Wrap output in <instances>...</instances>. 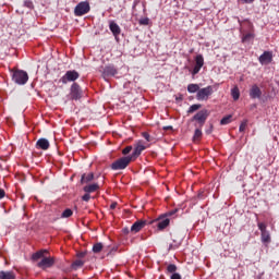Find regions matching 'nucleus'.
<instances>
[{
  "mask_svg": "<svg viewBox=\"0 0 279 279\" xmlns=\"http://www.w3.org/2000/svg\"><path fill=\"white\" fill-rule=\"evenodd\" d=\"M178 213V209L169 211L165 216H160L159 218L153 220L150 223L157 228V230L162 231L167 228H169V223H171V220L169 217L175 215Z\"/></svg>",
  "mask_w": 279,
  "mask_h": 279,
  "instance_id": "obj_1",
  "label": "nucleus"
},
{
  "mask_svg": "<svg viewBox=\"0 0 279 279\" xmlns=\"http://www.w3.org/2000/svg\"><path fill=\"white\" fill-rule=\"evenodd\" d=\"M12 82L19 84V86H25L29 81V75L23 70H11Z\"/></svg>",
  "mask_w": 279,
  "mask_h": 279,
  "instance_id": "obj_2",
  "label": "nucleus"
},
{
  "mask_svg": "<svg viewBox=\"0 0 279 279\" xmlns=\"http://www.w3.org/2000/svg\"><path fill=\"white\" fill-rule=\"evenodd\" d=\"M131 162H134L133 159L130 156H124L113 161L111 163V169L112 171H123V169L130 167Z\"/></svg>",
  "mask_w": 279,
  "mask_h": 279,
  "instance_id": "obj_3",
  "label": "nucleus"
},
{
  "mask_svg": "<svg viewBox=\"0 0 279 279\" xmlns=\"http://www.w3.org/2000/svg\"><path fill=\"white\" fill-rule=\"evenodd\" d=\"M210 113L207 109H202L192 118V121H196L195 128H204Z\"/></svg>",
  "mask_w": 279,
  "mask_h": 279,
  "instance_id": "obj_4",
  "label": "nucleus"
},
{
  "mask_svg": "<svg viewBox=\"0 0 279 279\" xmlns=\"http://www.w3.org/2000/svg\"><path fill=\"white\" fill-rule=\"evenodd\" d=\"M258 230L260 231V241L264 245L271 243V233L267 230V223L257 222Z\"/></svg>",
  "mask_w": 279,
  "mask_h": 279,
  "instance_id": "obj_5",
  "label": "nucleus"
},
{
  "mask_svg": "<svg viewBox=\"0 0 279 279\" xmlns=\"http://www.w3.org/2000/svg\"><path fill=\"white\" fill-rule=\"evenodd\" d=\"M213 93H215V89H213V86L210 85L199 88L196 94V99L197 101H208V99L213 97Z\"/></svg>",
  "mask_w": 279,
  "mask_h": 279,
  "instance_id": "obj_6",
  "label": "nucleus"
},
{
  "mask_svg": "<svg viewBox=\"0 0 279 279\" xmlns=\"http://www.w3.org/2000/svg\"><path fill=\"white\" fill-rule=\"evenodd\" d=\"M90 12V2L82 1L74 8V16H84Z\"/></svg>",
  "mask_w": 279,
  "mask_h": 279,
  "instance_id": "obj_7",
  "label": "nucleus"
},
{
  "mask_svg": "<svg viewBox=\"0 0 279 279\" xmlns=\"http://www.w3.org/2000/svg\"><path fill=\"white\" fill-rule=\"evenodd\" d=\"M82 97H84V92H82V87H80V84L73 83L70 88V99L72 101H78V99H81Z\"/></svg>",
  "mask_w": 279,
  "mask_h": 279,
  "instance_id": "obj_8",
  "label": "nucleus"
},
{
  "mask_svg": "<svg viewBox=\"0 0 279 279\" xmlns=\"http://www.w3.org/2000/svg\"><path fill=\"white\" fill-rule=\"evenodd\" d=\"M75 80H80V73L75 70H70L59 80V82L69 84V82H75Z\"/></svg>",
  "mask_w": 279,
  "mask_h": 279,
  "instance_id": "obj_9",
  "label": "nucleus"
},
{
  "mask_svg": "<svg viewBox=\"0 0 279 279\" xmlns=\"http://www.w3.org/2000/svg\"><path fill=\"white\" fill-rule=\"evenodd\" d=\"M100 73L106 80L107 77H114V75H117L119 71L117 70V68H114V65H107L100 69Z\"/></svg>",
  "mask_w": 279,
  "mask_h": 279,
  "instance_id": "obj_10",
  "label": "nucleus"
},
{
  "mask_svg": "<svg viewBox=\"0 0 279 279\" xmlns=\"http://www.w3.org/2000/svg\"><path fill=\"white\" fill-rule=\"evenodd\" d=\"M56 265V259L53 257H43V259L37 264L39 269H49Z\"/></svg>",
  "mask_w": 279,
  "mask_h": 279,
  "instance_id": "obj_11",
  "label": "nucleus"
},
{
  "mask_svg": "<svg viewBox=\"0 0 279 279\" xmlns=\"http://www.w3.org/2000/svg\"><path fill=\"white\" fill-rule=\"evenodd\" d=\"M146 147L145 145H143V142H138L137 144H135L134 150L132 153V155H130L129 157L131 158V160H136V158H138V156H141V154H143V151H145Z\"/></svg>",
  "mask_w": 279,
  "mask_h": 279,
  "instance_id": "obj_12",
  "label": "nucleus"
},
{
  "mask_svg": "<svg viewBox=\"0 0 279 279\" xmlns=\"http://www.w3.org/2000/svg\"><path fill=\"white\" fill-rule=\"evenodd\" d=\"M202 66H204V56L197 54L195 57V65L192 71V75H197V73H199V71H202Z\"/></svg>",
  "mask_w": 279,
  "mask_h": 279,
  "instance_id": "obj_13",
  "label": "nucleus"
},
{
  "mask_svg": "<svg viewBox=\"0 0 279 279\" xmlns=\"http://www.w3.org/2000/svg\"><path fill=\"white\" fill-rule=\"evenodd\" d=\"M248 95L251 99H260V97H263V90H260V87H258V85L254 84L252 85Z\"/></svg>",
  "mask_w": 279,
  "mask_h": 279,
  "instance_id": "obj_14",
  "label": "nucleus"
},
{
  "mask_svg": "<svg viewBox=\"0 0 279 279\" xmlns=\"http://www.w3.org/2000/svg\"><path fill=\"white\" fill-rule=\"evenodd\" d=\"M274 60V53L271 51H265L259 58L258 61L262 64H271Z\"/></svg>",
  "mask_w": 279,
  "mask_h": 279,
  "instance_id": "obj_15",
  "label": "nucleus"
},
{
  "mask_svg": "<svg viewBox=\"0 0 279 279\" xmlns=\"http://www.w3.org/2000/svg\"><path fill=\"white\" fill-rule=\"evenodd\" d=\"M51 147V144H49V140L41 137L36 142V149H43L44 151H47Z\"/></svg>",
  "mask_w": 279,
  "mask_h": 279,
  "instance_id": "obj_16",
  "label": "nucleus"
},
{
  "mask_svg": "<svg viewBox=\"0 0 279 279\" xmlns=\"http://www.w3.org/2000/svg\"><path fill=\"white\" fill-rule=\"evenodd\" d=\"M145 226H147V220H137L131 227V232H141Z\"/></svg>",
  "mask_w": 279,
  "mask_h": 279,
  "instance_id": "obj_17",
  "label": "nucleus"
},
{
  "mask_svg": "<svg viewBox=\"0 0 279 279\" xmlns=\"http://www.w3.org/2000/svg\"><path fill=\"white\" fill-rule=\"evenodd\" d=\"M109 29L116 38H117V36H119L121 34V27L114 21H111L109 23Z\"/></svg>",
  "mask_w": 279,
  "mask_h": 279,
  "instance_id": "obj_18",
  "label": "nucleus"
},
{
  "mask_svg": "<svg viewBox=\"0 0 279 279\" xmlns=\"http://www.w3.org/2000/svg\"><path fill=\"white\" fill-rule=\"evenodd\" d=\"M99 183H90L83 187L84 193H97L99 191Z\"/></svg>",
  "mask_w": 279,
  "mask_h": 279,
  "instance_id": "obj_19",
  "label": "nucleus"
},
{
  "mask_svg": "<svg viewBox=\"0 0 279 279\" xmlns=\"http://www.w3.org/2000/svg\"><path fill=\"white\" fill-rule=\"evenodd\" d=\"M95 180V173L90 172V173H84L82 174L81 178V184H88L90 182H93Z\"/></svg>",
  "mask_w": 279,
  "mask_h": 279,
  "instance_id": "obj_20",
  "label": "nucleus"
},
{
  "mask_svg": "<svg viewBox=\"0 0 279 279\" xmlns=\"http://www.w3.org/2000/svg\"><path fill=\"white\" fill-rule=\"evenodd\" d=\"M172 241H173V243H171L169 245V250H178V247H180V245H182L181 238H177L175 235H172Z\"/></svg>",
  "mask_w": 279,
  "mask_h": 279,
  "instance_id": "obj_21",
  "label": "nucleus"
},
{
  "mask_svg": "<svg viewBox=\"0 0 279 279\" xmlns=\"http://www.w3.org/2000/svg\"><path fill=\"white\" fill-rule=\"evenodd\" d=\"M199 84L191 83L187 85V93H190L191 95L196 93L197 95L199 93Z\"/></svg>",
  "mask_w": 279,
  "mask_h": 279,
  "instance_id": "obj_22",
  "label": "nucleus"
},
{
  "mask_svg": "<svg viewBox=\"0 0 279 279\" xmlns=\"http://www.w3.org/2000/svg\"><path fill=\"white\" fill-rule=\"evenodd\" d=\"M0 279H16V275L13 271H0Z\"/></svg>",
  "mask_w": 279,
  "mask_h": 279,
  "instance_id": "obj_23",
  "label": "nucleus"
},
{
  "mask_svg": "<svg viewBox=\"0 0 279 279\" xmlns=\"http://www.w3.org/2000/svg\"><path fill=\"white\" fill-rule=\"evenodd\" d=\"M118 251H119V246L118 245L105 246V252L107 253V256L114 255V253L118 252Z\"/></svg>",
  "mask_w": 279,
  "mask_h": 279,
  "instance_id": "obj_24",
  "label": "nucleus"
},
{
  "mask_svg": "<svg viewBox=\"0 0 279 279\" xmlns=\"http://www.w3.org/2000/svg\"><path fill=\"white\" fill-rule=\"evenodd\" d=\"M231 96L233 97L234 101H239V97H241V92L239 90V87H233L231 89Z\"/></svg>",
  "mask_w": 279,
  "mask_h": 279,
  "instance_id": "obj_25",
  "label": "nucleus"
},
{
  "mask_svg": "<svg viewBox=\"0 0 279 279\" xmlns=\"http://www.w3.org/2000/svg\"><path fill=\"white\" fill-rule=\"evenodd\" d=\"M45 254H47V250L38 251L35 254H33L32 258L33 260H39V258H45Z\"/></svg>",
  "mask_w": 279,
  "mask_h": 279,
  "instance_id": "obj_26",
  "label": "nucleus"
},
{
  "mask_svg": "<svg viewBox=\"0 0 279 279\" xmlns=\"http://www.w3.org/2000/svg\"><path fill=\"white\" fill-rule=\"evenodd\" d=\"M101 250H106V247H104V244L101 242H98L93 245L94 254H99V252H101Z\"/></svg>",
  "mask_w": 279,
  "mask_h": 279,
  "instance_id": "obj_27",
  "label": "nucleus"
},
{
  "mask_svg": "<svg viewBox=\"0 0 279 279\" xmlns=\"http://www.w3.org/2000/svg\"><path fill=\"white\" fill-rule=\"evenodd\" d=\"M80 267H84V260L76 259L72 263V269L76 271V269H80Z\"/></svg>",
  "mask_w": 279,
  "mask_h": 279,
  "instance_id": "obj_28",
  "label": "nucleus"
},
{
  "mask_svg": "<svg viewBox=\"0 0 279 279\" xmlns=\"http://www.w3.org/2000/svg\"><path fill=\"white\" fill-rule=\"evenodd\" d=\"M167 274H175L178 271V266L175 264H169L166 268Z\"/></svg>",
  "mask_w": 279,
  "mask_h": 279,
  "instance_id": "obj_29",
  "label": "nucleus"
},
{
  "mask_svg": "<svg viewBox=\"0 0 279 279\" xmlns=\"http://www.w3.org/2000/svg\"><path fill=\"white\" fill-rule=\"evenodd\" d=\"M199 108H202V105L201 104H195V105H192L189 110H187V114H193V112H197V110H199Z\"/></svg>",
  "mask_w": 279,
  "mask_h": 279,
  "instance_id": "obj_30",
  "label": "nucleus"
},
{
  "mask_svg": "<svg viewBox=\"0 0 279 279\" xmlns=\"http://www.w3.org/2000/svg\"><path fill=\"white\" fill-rule=\"evenodd\" d=\"M232 122V116H226L220 120V125H228Z\"/></svg>",
  "mask_w": 279,
  "mask_h": 279,
  "instance_id": "obj_31",
  "label": "nucleus"
},
{
  "mask_svg": "<svg viewBox=\"0 0 279 279\" xmlns=\"http://www.w3.org/2000/svg\"><path fill=\"white\" fill-rule=\"evenodd\" d=\"M202 138V128H198L194 132L193 141H199Z\"/></svg>",
  "mask_w": 279,
  "mask_h": 279,
  "instance_id": "obj_32",
  "label": "nucleus"
},
{
  "mask_svg": "<svg viewBox=\"0 0 279 279\" xmlns=\"http://www.w3.org/2000/svg\"><path fill=\"white\" fill-rule=\"evenodd\" d=\"M73 216V210H71V209H65L63 213H62V215H61V217H63V218H69V217H72Z\"/></svg>",
  "mask_w": 279,
  "mask_h": 279,
  "instance_id": "obj_33",
  "label": "nucleus"
},
{
  "mask_svg": "<svg viewBox=\"0 0 279 279\" xmlns=\"http://www.w3.org/2000/svg\"><path fill=\"white\" fill-rule=\"evenodd\" d=\"M246 128H247V120H244V121L240 124L239 132H245Z\"/></svg>",
  "mask_w": 279,
  "mask_h": 279,
  "instance_id": "obj_34",
  "label": "nucleus"
},
{
  "mask_svg": "<svg viewBox=\"0 0 279 279\" xmlns=\"http://www.w3.org/2000/svg\"><path fill=\"white\" fill-rule=\"evenodd\" d=\"M142 136L145 138V141H147V143H151V135H149V133L143 132Z\"/></svg>",
  "mask_w": 279,
  "mask_h": 279,
  "instance_id": "obj_35",
  "label": "nucleus"
},
{
  "mask_svg": "<svg viewBox=\"0 0 279 279\" xmlns=\"http://www.w3.org/2000/svg\"><path fill=\"white\" fill-rule=\"evenodd\" d=\"M140 25H149V17H143L138 21Z\"/></svg>",
  "mask_w": 279,
  "mask_h": 279,
  "instance_id": "obj_36",
  "label": "nucleus"
},
{
  "mask_svg": "<svg viewBox=\"0 0 279 279\" xmlns=\"http://www.w3.org/2000/svg\"><path fill=\"white\" fill-rule=\"evenodd\" d=\"M133 147L132 146H126L123 150L122 154L123 156H128L132 151Z\"/></svg>",
  "mask_w": 279,
  "mask_h": 279,
  "instance_id": "obj_37",
  "label": "nucleus"
},
{
  "mask_svg": "<svg viewBox=\"0 0 279 279\" xmlns=\"http://www.w3.org/2000/svg\"><path fill=\"white\" fill-rule=\"evenodd\" d=\"M253 38V35L252 34H246L243 36L242 38V43H247L250 39Z\"/></svg>",
  "mask_w": 279,
  "mask_h": 279,
  "instance_id": "obj_38",
  "label": "nucleus"
},
{
  "mask_svg": "<svg viewBox=\"0 0 279 279\" xmlns=\"http://www.w3.org/2000/svg\"><path fill=\"white\" fill-rule=\"evenodd\" d=\"M83 202H90V194L86 193L82 196Z\"/></svg>",
  "mask_w": 279,
  "mask_h": 279,
  "instance_id": "obj_39",
  "label": "nucleus"
},
{
  "mask_svg": "<svg viewBox=\"0 0 279 279\" xmlns=\"http://www.w3.org/2000/svg\"><path fill=\"white\" fill-rule=\"evenodd\" d=\"M170 279H182V275H180L179 272H174L170 276Z\"/></svg>",
  "mask_w": 279,
  "mask_h": 279,
  "instance_id": "obj_40",
  "label": "nucleus"
},
{
  "mask_svg": "<svg viewBox=\"0 0 279 279\" xmlns=\"http://www.w3.org/2000/svg\"><path fill=\"white\" fill-rule=\"evenodd\" d=\"M5 197V190L0 189V199H3Z\"/></svg>",
  "mask_w": 279,
  "mask_h": 279,
  "instance_id": "obj_41",
  "label": "nucleus"
},
{
  "mask_svg": "<svg viewBox=\"0 0 279 279\" xmlns=\"http://www.w3.org/2000/svg\"><path fill=\"white\" fill-rule=\"evenodd\" d=\"M118 204L117 203H111L110 205V210H114L117 208Z\"/></svg>",
  "mask_w": 279,
  "mask_h": 279,
  "instance_id": "obj_42",
  "label": "nucleus"
},
{
  "mask_svg": "<svg viewBox=\"0 0 279 279\" xmlns=\"http://www.w3.org/2000/svg\"><path fill=\"white\" fill-rule=\"evenodd\" d=\"M122 231L124 234H130V229H128V228H124Z\"/></svg>",
  "mask_w": 279,
  "mask_h": 279,
  "instance_id": "obj_43",
  "label": "nucleus"
},
{
  "mask_svg": "<svg viewBox=\"0 0 279 279\" xmlns=\"http://www.w3.org/2000/svg\"><path fill=\"white\" fill-rule=\"evenodd\" d=\"M243 3H254V0H242Z\"/></svg>",
  "mask_w": 279,
  "mask_h": 279,
  "instance_id": "obj_44",
  "label": "nucleus"
},
{
  "mask_svg": "<svg viewBox=\"0 0 279 279\" xmlns=\"http://www.w3.org/2000/svg\"><path fill=\"white\" fill-rule=\"evenodd\" d=\"M163 130H173V126H163Z\"/></svg>",
  "mask_w": 279,
  "mask_h": 279,
  "instance_id": "obj_45",
  "label": "nucleus"
},
{
  "mask_svg": "<svg viewBox=\"0 0 279 279\" xmlns=\"http://www.w3.org/2000/svg\"><path fill=\"white\" fill-rule=\"evenodd\" d=\"M206 133H207V134H210V131H207Z\"/></svg>",
  "mask_w": 279,
  "mask_h": 279,
  "instance_id": "obj_46",
  "label": "nucleus"
}]
</instances>
